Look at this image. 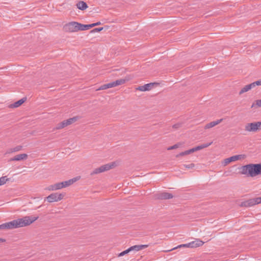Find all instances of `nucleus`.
I'll use <instances>...</instances> for the list:
<instances>
[{
	"mask_svg": "<svg viewBox=\"0 0 261 261\" xmlns=\"http://www.w3.org/2000/svg\"><path fill=\"white\" fill-rule=\"evenodd\" d=\"M241 173L248 176L254 177L261 174V163L250 164L242 166Z\"/></svg>",
	"mask_w": 261,
	"mask_h": 261,
	"instance_id": "obj_1",
	"label": "nucleus"
},
{
	"mask_svg": "<svg viewBox=\"0 0 261 261\" xmlns=\"http://www.w3.org/2000/svg\"><path fill=\"white\" fill-rule=\"evenodd\" d=\"M118 165V163L116 162L109 163L108 164L102 165L98 168L94 169L90 173L91 175L99 174L110 170Z\"/></svg>",
	"mask_w": 261,
	"mask_h": 261,
	"instance_id": "obj_2",
	"label": "nucleus"
},
{
	"mask_svg": "<svg viewBox=\"0 0 261 261\" xmlns=\"http://www.w3.org/2000/svg\"><path fill=\"white\" fill-rule=\"evenodd\" d=\"M38 216H25L17 219V227L29 226L38 219Z\"/></svg>",
	"mask_w": 261,
	"mask_h": 261,
	"instance_id": "obj_3",
	"label": "nucleus"
},
{
	"mask_svg": "<svg viewBox=\"0 0 261 261\" xmlns=\"http://www.w3.org/2000/svg\"><path fill=\"white\" fill-rule=\"evenodd\" d=\"M63 30L68 33H74L79 31V23L76 21H71L66 23L63 26Z\"/></svg>",
	"mask_w": 261,
	"mask_h": 261,
	"instance_id": "obj_4",
	"label": "nucleus"
},
{
	"mask_svg": "<svg viewBox=\"0 0 261 261\" xmlns=\"http://www.w3.org/2000/svg\"><path fill=\"white\" fill-rule=\"evenodd\" d=\"M245 130L248 132H256L261 130V122L257 121L247 123L245 126Z\"/></svg>",
	"mask_w": 261,
	"mask_h": 261,
	"instance_id": "obj_5",
	"label": "nucleus"
},
{
	"mask_svg": "<svg viewBox=\"0 0 261 261\" xmlns=\"http://www.w3.org/2000/svg\"><path fill=\"white\" fill-rule=\"evenodd\" d=\"M65 195L64 193H54L48 195L45 199L49 203L58 202L63 199Z\"/></svg>",
	"mask_w": 261,
	"mask_h": 261,
	"instance_id": "obj_6",
	"label": "nucleus"
},
{
	"mask_svg": "<svg viewBox=\"0 0 261 261\" xmlns=\"http://www.w3.org/2000/svg\"><path fill=\"white\" fill-rule=\"evenodd\" d=\"M259 203H261V196L243 201L241 202L240 205L242 207H250Z\"/></svg>",
	"mask_w": 261,
	"mask_h": 261,
	"instance_id": "obj_7",
	"label": "nucleus"
},
{
	"mask_svg": "<svg viewBox=\"0 0 261 261\" xmlns=\"http://www.w3.org/2000/svg\"><path fill=\"white\" fill-rule=\"evenodd\" d=\"M212 144V142L207 143H204L200 145L197 146L195 147H194L192 149H190L189 150L185 151V153L186 155L189 154L190 153H192L194 152L201 150L203 148H206L210 146Z\"/></svg>",
	"mask_w": 261,
	"mask_h": 261,
	"instance_id": "obj_8",
	"label": "nucleus"
},
{
	"mask_svg": "<svg viewBox=\"0 0 261 261\" xmlns=\"http://www.w3.org/2000/svg\"><path fill=\"white\" fill-rule=\"evenodd\" d=\"M15 228H16V220L0 225V229H11Z\"/></svg>",
	"mask_w": 261,
	"mask_h": 261,
	"instance_id": "obj_9",
	"label": "nucleus"
},
{
	"mask_svg": "<svg viewBox=\"0 0 261 261\" xmlns=\"http://www.w3.org/2000/svg\"><path fill=\"white\" fill-rule=\"evenodd\" d=\"M128 79H119L116 81L108 83L109 88L116 87L119 85H121L125 83L127 81Z\"/></svg>",
	"mask_w": 261,
	"mask_h": 261,
	"instance_id": "obj_10",
	"label": "nucleus"
},
{
	"mask_svg": "<svg viewBox=\"0 0 261 261\" xmlns=\"http://www.w3.org/2000/svg\"><path fill=\"white\" fill-rule=\"evenodd\" d=\"M62 182L56 183L54 185L49 186L47 188V190L48 191H56L64 188L63 186Z\"/></svg>",
	"mask_w": 261,
	"mask_h": 261,
	"instance_id": "obj_11",
	"label": "nucleus"
},
{
	"mask_svg": "<svg viewBox=\"0 0 261 261\" xmlns=\"http://www.w3.org/2000/svg\"><path fill=\"white\" fill-rule=\"evenodd\" d=\"M80 178H81L80 176H76V177H74L69 180L63 181L62 183L63 184V188H66V187H67L72 185L73 183H74L75 182L79 180Z\"/></svg>",
	"mask_w": 261,
	"mask_h": 261,
	"instance_id": "obj_12",
	"label": "nucleus"
},
{
	"mask_svg": "<svg viewBox=\"0 0 261 261\" xmlns=\"http://www.w3.org/2000/svg\"><path fill=\"white\" fill-rule=\"evenodd\" d=\"M223 119H218L214 121H212V122L206 124L204 126V128L205 129L212 128V127L215 126L216 125L219 124V123H220L223 121Z\"/></svg>",
	"mask_w": 261,
	"mask_h": 261,
	"instance_id": "obj_13",
	"label": "nucleus"
},
{
	"mask_svg": "<svg viewBox=\"0 0 261 261\" xmlns=\"http://www.w3.org/2000/svg\"><path fill=\"white\" fill-rule=\"evenodd\" d=\"M148 247V245H134L129 248L130 252L132 251H138Z\"/></svg>",
	"mask_w": 261,
	"mask_h": 261,
	"instance_id": "obj_14",
	"label": "nucleus"
},
{
	"mask_svg": "<svg viewBox=\"0 0 261 261\" xmlns=\"http://www.w3.org/2000/svg\"><path fill=\"white\" fill-rule=\"evenodd\" d=\"M153 85V83L147 84L143 86L138 87L136 89L140 91H149L152 88Z\"/></svg>",
	"mask_w": 261,
	"mask_h": 261,
	"instance_id": "obj_15",
	"label": "nucleus"
},
{
	"mask_svg": "<svg viewBox=\"0 0 261 261\" xmlns=\"http://www.w3.org/2000/svg\"><path fill=\"white\" fill-rule=\"evenodd\" d=\"M189 243L190 245V248H195L201 246L204 244V242L200 240L197 239Z\"/></svg>",
	"mask_w": 261,
	"mask_h": 261,
	"instance_id": "obj_16",
	"label": "nucleus"
},
{
	"mask_svg": "<svg viewBox=\"0 0 261 261\" xmlns=\"http://www.w3.org/2000/svg\"><path fill=\"white\" fill-rule=\"evenodd\" d=\"M173 197L171 194L167 192L161 193L159 195L158 198L161 199H169Z\"/></svg>",
	"mask_w": 261,
	"mask_h": 261,
	"instance_id": "obj_17",
	"label": "nucleus"
},
{
	"mask_svg": "<svg viewBox=\"0 0 261 261\" xmlns=\"http://www.w3.org/2000/svg\"><path fill=\"white\" fill-rule=\"evenodd\" d=\"M254 88V85H253L252 83L248 84L247 85L245 86L243 88L241 89V90L239 92V95H242L245 92H247L251 89Z\"/></svg>",
	"mask_w": 261,
	"mask_h": 261,
	"instance_id": "obj_18",
	"label": "nucleus"
},
{
	"mask_svg": "<svg viewBox=\"0 0 261 261\" xmlns=\"http://www.w3.org/2000/svg\"><path fill=\"white\" fill-rule=\"evenodd\" d=\"M76 7L79 9L81 10H84L88 8V5L85 2L83 1H80L76 4Z\"/></svg>",
	"mask_w": 261,
	"mask_h": 261,
	"instance_id": "obj_19",
	"label": "nucleus"
},
{
	"mask_svg": "<svg viewBox=\"0 0 261 261\" xmlns=\"http://www.w3.org/2000/svg\"><path fill=\"white\" fill-rule=\"evenodd\" d=\"M230 158H231V159L232 160V162H234V161H238V160L244 159L246 158V155H245V154H238V155H236L232 156Z\"/></svg>",
	"mask_w": 261,
	"mask_h": 261,
	"instance_id": "obj_20",
	"label": "nucleus"
},
{
	"mask_svg": "<svg viewBox=\"0 0 261 261\" xmlns=\"http://www.w3.org/2000/svg\"><path fill=\"white\" fill-rule=\"evenodd\" d=\"M92 28L91 24H83L79 23V31H85Z\"/></svg>",
	"mask_w": 261,
	"mask_h": 261,
	"instance_id": "obj_21",
	"label": "nucleus"
},
{
	"mask_svg": "<svg viewBox=\"0 0 261 261\" xmlns=\"http://www.w3.org/2000/svg\"><path fill=\"white\" fill-rule=\"evenodd\" d=\"M251 108H261V99L255 100L251 106Z\"/></svg>",
	"mask_w": 261,
	"mask_h": 261,
	"instance_id": "obj_22",
	"label": "nucleus"
},
{
	"mask_svg": "<svg viewBox=\"0 0 261 261\" xmlns=\"http://www.w3.org/2000/svg\"><path fill=\"white\" fill-rule=\"evenodd\" d=\"M28 155L26 153H22L17 154V161H24L28 159Z\"/></svg>",
	"mask_w": 261,
	"mask_h": 261,
	"instance_id": "obj_23",
	"label": "nucleus"
},
{
	"mask_svg": "<svg viewBox=\"0 0 261 261\" xmlns=\"http://www.w3.org/2000/svg\"><path fill=\"white\" fill-rule=\"evenodd\" d=\"M181 247L190 248V243H189L188 244L179 245L177 246V247H174V248H172L171 249L165 251V252H169V251H171L172 250H175V249H177V248H181Z\"/></svg>",
	"mask_w": 261,
	"mask_h": 261,
	"instance_id": "obj_24",
	"label": "nucleus"
},
{
	"mask_svg": "<svg viewBox=\"0 0 261 261\" xmlns=\"http://www.w3.org/2000/svg\"><path fill=\"white\" fill-rule=\"evenodd\" d=\"M77 120V118L76 117L69 118L68 119L65 120L67 126L71 124L73 122H75Z\"/></svg>",
	"mask_w": 261,
	"mask_h": 261,
	"instance_id": "obj_25",
	"label": "nucleus"
},
{
	"mask_svg": "<svg viewBox=\"0 0 261 261\" xmlns=\"http://www.w3.org/2000/svg\"><path fill=\"white\" fill-rule=\"evenodd\" d=\"M8 178L6 176H2L0 177V186L3 185L8 180Z\"/></svg>",
	"mask_w": 261,
	"mask_h": 261,
	"instance_id": "obj_26",
	"label": "nucleus"
},
{
	"mask_svg": "<svg viewBox=\"0 0 261 261\" xmlns=\"http://www.w3.org/2000/svg\"><path fill=\"white\" fill-rule=\"evenodd\" d=\"M232 162V160H231V158L230 157V158L225 159L224 160V161L223 162L222 164L223 166H225Z\"/></svg>",
	"mask_w": 261,
	"mask_h": 261,
	"instance_id": "obj_27",
	"label": "nucleus"
},
{
	"mask_svg": "<svg viewBox=\"0 0 261 261\" xmlns=\"http://www.w3.org/2000/svg\"><path fill=\"white\" fill-rule=\"evenodd\" d=\"M27 99V97H24L21 99L17 100V107L20 106L22 103H23Z\"/></svg>",
	"mask_w": 261,
	"mask_h": 261,
	"instance_id": "obj_28",
	"label": "nucleus"
},
{
	"mask_svg": "<svg viewBox=\"0 0 261 261\" xmlns=\"http://www.w3.org/2000/svg\"><path fill=\"white\" fill-rule=\"evenodd\" d=\"M109 87L108 84H104V85L101 86L98 89H97L96 90V91L105 90V89H109Z\"/></svg>",
	"mask_w": 261,
	"mask_h": 261,
	"instance_id": "obj_29",
	"label": "nucleus"
},
{
	"mask_svg": "<svg viewBox=\"0 0 261 261\" xmlns=\"http://www.w3.org/2000/svg\"><path fill=\"white\" fill-rule=\"evenodd\" d=\"M130 252V250L129 248H128L127 249L121 252V253H119V254L118 255V256H123L125 254L129 253Z\"/></svg>",
	"mask_w": 261,
	"mask_h": 261,
	"instance_id": "obj_30",
	"label": "nucleus"
},
{
	"mask_svg": "<svg viewBox=\"0 0 261 261\" xmlns=\"http://www.w3.org/2000/svg\"><path fill=\"white\" fill-rule=\"evenodd\" d=\"M181 126V123H177L172 125V128L174 129H178Z\"/></svg>",
	"mask_w": 261,
	"mask_h": 261,
	"instance_id": "obj_31",
	"label": "nucleus"
},
{
	"mask_svg": "<svg viewBox=\"0 0 261 261\" xmlns=\"http://www.w3.org/2000/svg\"><path fill=\"white\" fill-rule=\"evenodd\" d=\"M179 146V145L178 144H176L172 146L169 147L167 148V150H172V149H174L177 148Z\"/></svg>",
	"mask_w": 261,
	"mask_h": 261,
	"instance_id": "obj_32",
	"label": "nucleus"
},
{
	"mask_svg": "<svg viewBox=\"0 0 261 261\" xmlns=\"http://www.w3.org/2000/svg\"><path fill=\"white\" fill-rule=\"evenodd\" d=\"M252 84L253 85H254V88L256 86H260L261 85V80L257 81H255V82H254L253 83H252Z\"/></svg>",
	"mask_w": 261,
	"mask_h": 261,
	"instance_id": "obj_33",
	"label": "nucleus"
},
{
	"mask_svg": "<svg viewBox=\"0 0 261 261\" xmlns=\"http://www.w3.org/2000/svg\"><path fill=\"white\" fill-rule=\"evenodd\" d=\"M103 30V28H95L92 30L91 32L94 33L97 32H100Z\"/></svg>",
	"mask_w": 261,
	"mask_h": 261,
	"instance_id": "obj_34",
	"label": "nucleus"
},
{
	"mask_svg": "<svg viewBox=\"0 0 261 261\" xmlns=\"http://www.w3.org/2000/svg\"><path fill=\"white\" fill-rule=\"evenodd\" d=\"M63 128V127L62 125V123L61 122L58 123L57 125H56V127L55 128L56 129H62Z\"/></svg>",
	"mask_w": 261,
	"mask_h": 261,
	"instance_id": "obj_35",
	"label": "nucleus"
},
{
	"mask_svg": "<svg viewBox=\"0 0 261 261\" xmlns=\"http://www.w3.org/2000/svg\"><path fill=\"white\" fill-rule=\"evenodd\" d=\"M101 24V23L100 21H98V22H97L96 23H92L91 24V25H92V28L95 27V26H97V25H100Z\"/></svg>",
	"mask_w": 261,
	"mask_h": 261,
	"instance_id": "obj_36",
	"label": "nucleus"
},
{
	"mask_svg": "<svg viewBox=\"0 0 261 261\" xmlns=\"http://www.w3.org/2000/svg\"><path fill=\"white\" fill-rule=\"evenodd\" d=\"M185 167L186 168H193L194 167V164H191L190 165H185Z\"/></svg>",
	"mask_w": 261,
	"mask_h": 261,
	"instance_id": "obj_37",
	"label": "nucleus"
},
{
	"mask_svg": "<svg viewBox=\"0 0 261 261\" xmlns=\"http://www.w3.org/2000/svg\"><path fill=\"white\" fill-rule=\"evenodd\" d=\"M61 123H62V125L63 128H64L65 127L67 126L66 122L65 120H64L62 122H61Z\"/></svg>",
	"mask_w": 261,
	"mask_h": 261,
	"instance_id": "obj_38",
	"label": "nucleus"
},
{
	"mask_svg": "<svg viewBox=\"0 0 261 261\" xmlns=\"http://www.w3.org/2000/svg\"><path fill=\"white\" fill-rule=\"evenodd\" d=\"M186 153H185V151H184V152H182L181 153H180L179 154L176 155V157H179V156H184V155H186Z\"/></svg>",
	"mask_w": 261,
	"mask_h": 261,
	"instance_id": "obj_39",
	"label": "nucleus"
},
{
	"mask_svg": "<svg viewBox=\"0 0 261 261\" xmlns=\"http://www.w3.org/2000/svg\"><path fill=\"white\" fill-rule=\"evenodd\" d=\"M15 149H10L9 150L7 151L6 152V154L10 153L12 152H15Z\"/></svg>",
	"mask_w": 261,
	"mask_h": 261,
	"instance_id": "obj_40",
	"label": "nucleus"
},
{
	"mask_svg": "<svg viewBox=\"0 0 261 261\" xmlns=\"http://www.w3.org/2000/svg\"><path fill=\"white\" fill-rule=\"evenodd\" d=\"M10 108H16V102L9 106Z\"/></svg>",
	"mask_w": 261,
	"mask_h": 261,
	"instance_id": "obj_41",
	"label": "nucleus"
},
{
	"mask_svg": "<svg viewBox=\"0 0 261 261\" xmlns=\"http://www.w3.org/2000/svg\"><path fill=\"white\" fill-rule=\"evenodd\" d=\"M5 241L4 239L0 238V243L4 242Z\"/></svg>",
	"mask_w": 261,
	"mask_h": 261,
	"instance_id": "obj_42",
	"label": "nucleus"
},
{
	"mask_svg": "<svg viewBox=\"0 0 261 261\" xmlns=\"http://www.w3.org/2000/svg\"><path fill=\"white\" fill-rule=\"evenodd\" d=\"M11 160L15 161L16 160V156H14Z\"/></svg>",
	"mask_w": 261,
	"mask_h": 261,
	"instance_id": "obj_43",
	"label": "nucleus"
},
{
	"mask_svg": "<svg viewBox=\"0 0 261 261\" xmlns=\"http://www.w3.org/2000/svg\"><path fill=\"white\" fill-rule=\"evenodd\" d=\"M19 149L20 148H18V147H17V150H19Z\"/></svg>",
	"mask_w": 261,
	"mask_h": 261,
	"instance_id": "obj_44",
	"label": "nucleus"
}]
</instances>
